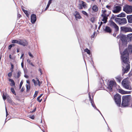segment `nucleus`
<instances>
[{"label": "nucleus", "mask_w": 132, "mask_h": 132, "mask_svg": "<svg viewBox=\"0 0 132 132\" xmlns=\"http://www.w3.org/2000/svg\"><path fill=\"white\" fill-rule=\"evenodd\" d=\"M128 48V51L127 48L122 53L121 51V47L120 45L119 44V49L120 53L121 54V59L123 62V63H122L123 66L122 67V70H124L123 73H127L130 68V62L129 61V53L131 54L132 53V45H129Z\"/></svg>", "instance_id": "f257e3e1"}, {"label": "nucleus", "mask_w": 132, "mask_h": 132, "mask_svg": "<svg viewBox=\"0 0 132 132\" xmlns=\"http://www.w3.org/2000/svg\"><path fill=\"white\" fill-rule=\"evenodd\" d=\"M122 105L124 107L128 106L131 100V96L130 95H124L122 97Z\"/></svg>", "instance_id": "f03ea898"}, {"label": "nucleus", "mask_w": 132, "mask_h": 132, "mask_svg": "<svg viewBox=\"0 0 132 132\" xmlns=\"http://www.w3.org/2000/svg\"><path fill=\"white\" fill-rule=\"evenodd\" d=\"M127 37L126 36L124 35H121V39L120 40H121L122 43V45L120 44L121 47V49L123 48L124 47L127 46Z\"/></svg>", "instance_id": "7ed1b4c3"}, {"label": "nucleus", "mask_w": 132, "mask_h": 132, "mask_svg": "<svg viewBox=\"0 0 132 132\" xmlns=\"http://www.w3.org/2000/svg\"><path fill=\"white\" fill-rule=\"evenodd\" d=\"M115 21L120 25H124L127 23V20L125 18H115Z\"/></svg>", "instance_id": "20e7f679"}, {"label": "nucleus", "mask_w": 132, "mask_h": 132, "mask_svg": "<svg viewBox=\"0 0 132 132\" xmlns=\"http://www.w3.org/2000/svg\"><path fill=\"white\" fill-rule=\"evenodd\" d=\"M123 10L127 14H131L132 13V6L126 4L123 7Z\"/></svg>", "instance_id": "39448f33"}, {"label": "nucleus", "mask_w": 132, "mask_h": 132, "mask_svg": "<svg viewBox=\"0 0 132 132\" xmlns=\"http://www.w3.org/2000/svg\"><path fill=\"white\" fill-rule=\"evenodd\" d=\"M114 100L117 105L120 106L121 103V96L119 94H116L114 95Z\"/></svg>", "instance_id": "423d86ee"}, {"label": "nucleus", "mask_w": 132, "mask_h": 132, "mask_svg": "<svg viewBox=\"0 0 132 132\" xmlns=\"http://www.w3.org/2000/svg\"><path fill=\"white\" fill-rule=\"evenodd\" d=\"M117 84L115 81L113 80H110L109 82L108 86V88L111 92L112 91V88L116 87Z\"/></svg>", "instance_id": "0eeeda50"}, {"label": "nucleus", "mask_w": 132, "mask_h": 132, "mask_svg": "<svg viewBox=\"0 0 132 132\" xmlns=\"http://www.w3.org/2000/svg\"><path fill=\"white\" fill-rule=\"evenodd\" d=\"M109 22L110 23V26L111 27L114 28L115 29L116 31L117 32L119 31V27L114 22L110 20L109 21Z\"/></svg>", "instance_id": "6e6552de"}, {"label": "nucleus", "mask_w": 132, "mask_h": 132, "mask_svg": "<svg viewBox=\"0 0 132 132\" xmlns=\"http://www.w3.org/2000/svg\"><path fill=\"white\" fill-rule=\"evenodd\" d=\"M121 31L125 32H132V29L130 27H121L120 28Z\"/></svg>", "instance_id": "1a4fd4ad"}, {"label": "nucleus", "mask_w": 132, "mask_h": 132, "mask_svg": "<svg viewBox=\"0 0 132 132\" xmlns=\"http://www.w3.org/2000/svg\"><path fill=\"white\" fill-rule=\"evenodd\" d=\"M121 84L123 87L129 90L131 89V87L126 81H123V80Z\"/></svg>", "instance_id": "9d476101"}, {"label": "nucleus", "mask_w": 132, "mask_h": 132, "mask_svg": "<svg viewBox=\"0 0 132 132\" xmlns=\"http://www.w3.org/2000/svg\"><path fill=\"white\" fill-rule=\"evenodd\" d=\"M31 22L32 24L35 23L37 20L36 15L34 14H32L30 17Z\"/></svg>", "instance_id": "9b49d317"}, {"label": "nucleus", "mask_w": 132, "mask_h": 132, "mask_svg": "<svg viewBox=\"0 0 132 132\" xmlns=\"http://www.w3.org/2000/svg\"><path fill=\"white\" fill-rule=\"evenodd\" d=\"M28 42L26 40L20 39V42L19 44L22 45L23 46H27L28 45Z\"/></svg>", "instance_id": "f8f14e48"}, {"label": "nucleus", "mask_w": 132, "mask_h": 132, "mask_svg": "<svg viewBox=\"0 0 132 132\" xmlns=\"http://www.w3.org/2000/svg\"><path fill=\"white\" fill-rule=\"evenodd\" d=\"M76 19L77 20L78 19H80L81 18V17L80 15L79 12L77 11H75L73 14Z\"/></svg>", "instance_id": "ddd939ff"}, {"label": "nucleus", "mask_w": 132, "mask_h": 132, "mask_svg": "<svg viewBox=\"0 0 132 132\" xmlns=\"http://www.w3.org/2000/svg\"><path fill=\"white\" fill-rule=\"evenodd\" d=\"M101 16L103 17L102 21L104 22V23H106L107 22L108 17L106 16V14H102Z\"/></svg>", "instance_id": "4468645a"}, {"label": "nucleus", "mask_w": 132, "mask_h": 132, "mask_svg": "<svg viewBox=\"0 0 132 132\" xmlns=\"http://www.w3.org/2000/svg\"><path fill=\"white\" fill-rule=\"evenodd\" d=\"M119 92L122 94H129L131 93L130 91H125L122 89H119Z\"/></svg>", "instance_id": "2eb2a0df"}, {"label": "nucleus", "mask_w": 132, "mask_h": 132, "mask_svg": "<svg viewBox=\"0 0 132 132\" xmlns=\"http://www.w3.org/2000/svg\"><path fill=\"white\" fill-rule=\"evenodd\" d=\"M104 31L106 32L110 33L112 32V30L110 27L106 26L104 29Z\"/></svg>", "instance_id": "dca6fc26"}, {"label": "nucleus", "mask_w": 132, "mask_h": 132, "mask_svg": "<svg viewBox=\"0 0 132 132\" xmlns=\"http://www.w3.org/2000/svg\"><path fill=\"white\" fill-rule=\"evenodd\" d=\"M127 18L129 23H132V14L127 15Z\"/></svg>", "instance_id": "f3484780"}, {"label": "nucleus", "mask_w": 132, "mask_h": 132, "mask_svg": "<svg viewBox=\"0 0 132 132\" xmlns=\"http://www.w3.org/2000/svg\"><path fill=\"white\" fill-rule=\"evenodd\" d=\"M117 81L119 82L120 83L121 80V78L120 76H118L115 77Z\"/></svg>", "instance_id": "a211bd4d"}, {"label": "nucleus", "mask_w": 132, "mask_h": 132, "mask_svg": "<svg viewBox=\"0 0 132 132\" xmlns=\"http://www.w3.org/2000/svg\"><path fill=\"white\" fill-rule=\"evenodd\" d=\"M94 12H97L98 10V7L96 5H94L92 8Z\"/></svg>", "instance_id": "6ab92c4d"}, {"label": "nucleus", "mask_w": 132, "mask_h": 132, "mask_svg": "<svg viewBox=\"0 0 132 132\" xmlns=\"http://www.w3.org/2000/svg\"><path fill=\"white\" fill-rule=\"evenodd\" d=\"M20 42V39L19 40H13L12 41V43L13 44L17 43L19 44Z\"/></svg>", "instance_id": "aec40b11"}, {"label": "nucleus", "mask_w": 132, "mask_h": 132, "mask_svg": "<svg viewBox=\"0 0 132 132\" xmlns=\"http://www.w3.org/2000/svg\"><path fill=\"white\" fill-rule=\"evenodd\" d=\"M88 96H89V100L90 101V103H92L94 101H93V98H92L91 97V95L90 94V93L89 92L88 93Z\"/></svg>", "instance_id": "412c9836"}, {"label": "nucleus", "mask_w": 132, "mask_h": 132, "mask_svg": "<svg viewBox=\"0 0 132 132\" xmlns=\"http://www.w3.org/2000/svg\"><path fill=\"white\" fill-rule=\"evenodd\" d=\"M119 12L121 10V7L119 6H116L114 7Z\"/></svg>", "instance_id": "4be33fe9"}, {"label": "nucleus", "mask_w": 132, "mask_h": 132, "mask_svg": "<svg viewBox=\"0 0 132 132\" xmlns=\"http://www.w3.org/2000/svg\"><path fill=\"white\" fill-rule=\"evenodd\" d=\"M9 81L10 82H11L12 85H10L11 86H14L15 85V83L14 80L13 79L10 78H9Z\"/></svg>", "instance_id": "5701e85b"}, {"label": "nucleus", "mask_w": 132, "mask_h": 132, "mask_svg": "<svg viewBox=\"0 0 132 132\" xmlns=\"http://www.w3.org/2000/svg\"><path fill=\"white\" fill-rule=\"evenodd\" d=\"M120 17L123 18L126 16V15L124 12H122L120 14Z\"/></svg>", "instance_id": "b1692460"}, {"label": "nucleus", "mask_w": 132, "mask_h": 132, "mask_svg": "<svg viewBox=\"0 0 132 132\" xmlns=\"http://www.w3.org/2000/svg\"><path fill=\"white\" fill-rule=\"evenodd\" d=\"M84 51L87 53L89 54L90 55V54L91 53L90 51L89 50H88L87 48H86L84 50Z\"/></svg>", "instance_id": "393cba45"}, {"label": "nucleus", "mask_w": 132, "mask_h": 132, "mask_svg": "<svg viewBox=\"0 0 132 132\" xmlns=\"http://www.w3.org/2000/svg\"><path fill=\"white\" fill-rule=\"evenodd\" d=\"M81 3L80 4H81L85 8L86 7V3L83 1H81Z\"/></svg>", "instance_id": "a878e982"}, {"label": "nucleus", "mask_w": 132, "mask_h": 132, "mask_svg": "<svg viewBox=\"0 0 132 132\" xmlns=\"http://www.w3.org/2000/svg\"><path fill=\"white\" fill-rule=\"evenodd\" d=\"M21 73V72L20 71H19L17 73V78H19L20 77Z\"/></svg>", "instance_id": "bb28decb"}, {"label": "nucleus", "mask_w": 132, "mask_h": 132, "mask_svg": "<svg viewBox=\"0 0 132 132\" xmlns=\"http://www.w3.org/2000/svg\"><path fill=\"white\" fill-rule=\"evenodd\" d=\"M11 68L10 69V70L12 72H13L14 69V65L12 63H11Z\"/></svg>", "instance_id": "cd10ccee"}, {"label": "nucleus", "mask_w": 132, "mask_h": 132, "mask_svg": "<svg viewBox=\"0 0 132 132\" xmlns=\"http://www.w3.org/2000/svg\"><path fill=\"white\" fill-rule=\"evenodd\" d=\"M26 87L27 89V91H29L30 89V86L29 85H26Z\"/></svg>", "instance_id": "c85d7f7f"}, {"label": "nucleus", "mask_w": 132, "mask_h": 132, "mask_svg": "<svg viewBox=\"0 0 132 132\" xmlns=\"http://www.w3.org/2000/svg\"><path fill=\"white\" fill-rule=\"evenodd\" d=\"M11 90L12 93L14 95H16V93L15 92L14 89L13 88H11Z\"/></svg>", "instance_id": "c756f323"}, {"label": "nucleus", "mask_w": 132, "mask_h": 132, "mask_svg": "<svg viewBox=\"0 0 132 132\" xmlns=\"http://www.w3.org/2000/svg\"><path fill=\"white\" fill-rule=\"evenodd\" d=\"M38 93V91H35V93L33 96V97L34 98H35L37 96V94Z\"/></svg>", "instance_id": "7c9ffc66"}, {"label": "nucleus", "mask_w": 132, "mask_h": 132, "mask_svg": "<svg viewBox=\"0 0 132 132\" xmlns=\"http://www.w3.org/2000/svg\"><path fill=\"white\" fill-rule=\"evenodd\" d=\"M112 11L114 13H118L119 12L116 9H115L114 10H113Z\"/></svg>", "instance_id": "2f4dec72"}, {"label": "nucleus", "mask_w": 132, "mask_h": 132, "mask_svg": "<svg viewBox=\"0 0 132 132\" xmlns=\"http://www.w3.org/2000/svg\"><path fill=\"white\" fill-rule=\"evenodd\" d=\"M82 13L84 14V15H86V16H88V15L87 14V13L85 11H83L82 12Z\"/></svg>", "instance_id": "473e14b6"}, {"label": "nucleus", "mask_w": 132, "mask_h": 132, "mask_svg": "<svg viewBox=\"0 0 132 132\" xmlns=\"http://www.w3.org/2000/svg\"><path fill=\"white\" fill-rule=\"evenodd\" d=\"M22 10L24 13L28 17V16L29 15L28 13H27V10H26L24 9H22Z\"/></svg>", "instance_id": "72a5a7b5"}, {"label": "nucleus", "mask_w": 132, "mask_h": 132, "mask_svg": "<svg viewBox=\"0 0 132 132\" xmlns=\"http://www.w3.org/2000/svg\"><path fill=\"white\" fill-rule=\"evenodd\" d=\"M91 105L95 109H96V108H97L96 107V106L95 105V104L94 103V102H92L91 103Z\"/></svg>", "instance_id": "f704fd0d"}, {"label": "nucleus", "mask_w": 132, "mask_h": 132, "mask_svg": "<svg viewBox=\"0 0 132 132\" xmlns=\"http://www.w3.org/2000/svg\"><path fill=\"white\" fill-rule=\"evenodd\" d=\"M23 81L22 80L21 81V82H20V83L19 87V89H21V88L22 85L23 84Z\"/></svg>", "instance_id": "c9c22d12"}, {"label": "nucleus", "mask_w": 132, "mask_h": 132, "mask_svg": "<svg viewBox=\"0 0 132 132\" xmlns=\"http://www.w3.org/2000/svg\"><path fill=\"white\" fill-rule=\"evenodd\" d=\"M127 36L128 38H129L130 39L131 38H132V34H128L127 35Z\"/></svg>", "instance_id": "e433bc0d"}, {"label": "nucleus", "mask_w": 132, "mask_h": 132, "mask_svg": "<svg viewBox=\"0 0 132 132\" xmlns=\"http://www.w3.org/2000/svg\"><path fill=\"white\" fill-rule=\"evenodd\" d=\"M90 21L92 23H94L95 21V18L92 17L90 19Z\"/></svg>", "instance_id": "4c0bfd02"}, {"label": "nucleus", "mask_w": 132, "mask_h": 132, "mask_svg": "<svg viewBox=\"0 0 132 132\" xmlns=\"http://www.w3.org/2000/svg\"><path fill=\"white\" fill-rule=\"evenodd\" d=\"M12 72H10L8 74V76L10 78H11L12 76Z\"/></svg>", "instance_id": "58836bf2"}, {"label": "nucleus", "mask_w": 132, "mask_h": 132, "mask_svg": "<svg viewBox=\"0 0 132 132\" xmlns=\"http://www.w3.org/2000/svg\"><path fill=\"white\" fill-rule=\"evenodd\" d=\"M116 15H114L113 14H112V16L111 17V18L110 20H111V19H114L115 20V18H116Z\"/></svg>", "instance_id": "ea45409f"}, {"label": "nucleus", "mask_w": 132, "mask_h": 132, "mask_svg": "<svg viewBox=\"0 0 132 132\" xmlns=\"http://www.w3.org/2000/svg\"><path fill=\"white\" fill-rule=\"evenodd\" d=\"M36 107L34 109V110L32 111H30V113H32L34 112H35L36 110Z\"/></svg>", "instance_id": "a19ab883"}, {"label": "nucleus", "mask_w": 132, "mask_h": 132, "mask_svg": "<svg viewBox=\"0 0 132 132\" xmlns=\"http://www.w3.org/2000/svg\"><path fill=\"white\" fill-rule=\"evenodd\" d=\"M50 5V4H47L46 6V7L45 10V11H46V10H47V9L49 7Z\"/></svg>", "instance_id": "79ce46f5"}, {"label": "nucleus", "mask_w": 132, "mask_h": 132, "mask_svg": "<svg viewBox=\"0 0 132 132\" xmlns=\"http://www.w3.org/2000/svg\"><path fill=\"white\" fill-rule=\"evenodd\" d=\"M32 82L34 83V84L35 85L37 84V82L34 79H32Z\"/></svg>", "instance_id": "37998d69"}, {"label": "nucleus", "mask_w": 132, "mask_h": 132, "mask_svg": "<svg viewBox=\"0 0 132 132\" xmlns=\"http://www.w3.org/2000/svg\"><path fill=\"white\" fill-rule=\"evenodd\" d=\"M79 9H82L83 8V6H82L80 4H79Z\"/></svg>", "instance_id": "c03bdc74"}, {"label": "nucleus", "mask_w": 132, "mask_h": 132, "mask_svg": "<svg viewBox=\"0 0 132 132\" xmlns=\"http://www.w3.org/2000/svg\"><path fill=\"white\" fill-rule=\"evenodd\" d=\"M3 100L5 101L6 100V96L5 95H4L3 94Z\"/></svg>", "instance_id": "a18cd8bd"}, {"label": "nucleus", "mask_w": 132, "mask_h": 132, "mask_svg": "<svg viewBox=\"0 0 132 132\" xmlns=\"http://www.w3.org/2000/svg\"><path fill=\"white\" fill-rule=\"evenodd\" d=\"M43 95V94H42L39 96H38L37 98V100H39H39L40 98L42 97V96Z\"/></svg>", "instance_id": "49530a36"}, {"label": "nucleus", "mask_w": 132, "mask_h": 132, "mask_svg": "<svg viewBox=\"0 0 132 132\" xmlns=\"http://www.w3.org/2000/svg\"><path fill=\"white\" fill-rule=\"evenodd\" d=\"M28 54L29 55V56L30 57H31L32 58L33 57V55L31 54V53L30 52H29L28 53Z\"/></svg>", "instance_id": "de8ad7c7"}, {"label": "nucleus", "mask_w": 132, "mask_h": 132, "mask_svg": "<svg viewBox=\"0 0 132 132\" xmlns=\"http://www.w3.org/2000/svg\"><path fill=\"white\" fill-rule=\"evenodd\" d=\"M8 102L10 104H11V103H12L13 104H15V103L13 102L11 99L9 100Z\"/></svg>", "instance_id": "09e8293b"}, {"label": "nucleus", "mask_w": 132, "mask_h": 132, "mask_svg": "<svg viewBox=\"0 0 132 132\" xmlns=\"http://www.w3.org/2000/svg\"><path fill=\"white\" fill-rule=\"evenodd\" d=\"M106 7L109 10H110L111 6L110 5H107L106 6Z\"/></svg>", "instance_id": "8fccbe9b"}, {"label": "nucleus", "mask_w": 132, "mask_h": 132, "mask_svg": "<svg viewBox=\"0 0 132 132\" xmlns=\"http://www.w3.org/2000/svg\"><path fill=\"white\" fill-rule=\"evenodd\" d=\"M29 118L32 119H33L35 118V117L34 115H32L31 116H30Z\"/></svg>", "instance_id": "3c124183"}, {"label": "nucleus", "mask_w": 132, "mask_h": 132, "mask_svg": "<svg viewBox=\"0 0 132 132\" xmlns=\"http://www.w3.org/2000/svg\"><path fill=\"white\" fill-rule=\"evenodd\" d=\"M102 12L103 14H106L105 13L106 12V10H102Z\"/></svg>", "instance_id": "603ef678"}, {"label": "nucleus", "mask_w": 132, "mask_h": 132, "mask_svg": "<svg viewBox=\"0 0 132 132\" xmlns=\"http://www.w3.org/2000/svg\"><path fill=\"white\" fill-rule=\"evenodd\" d=\"M12 47L11 45H9L8 47V49L9 50H10Z\"/></svg>", "instance_id": "864d4df0"}, {"label": "nucleus", "mask_w": 132, "mask_h": 132, "mask_svg": "<svg viewBox=\"0 0 132 132\" xmlns=\"http://www.w3.org/2000/svg\"><path fill=\"white\" fill-rule=\"evenodd\" d=\"M121 35H119L117 37V38L118 39H120H120H121Z\"/></svg>", "instance_id": "5fc2aeb1"}, {"label": "nucleus", "mask_w": 132, "mask_h": 132, "mask_svg": "<svg viewBox=\"0 0 132 132\" xmlns=\"http://www.w3.org/2000/svg\"><path fill=\"white\" fill-rule=\"evenodd\" d=\"M21 67L22 68H24V63L22 61L21 63Z\"/></svg>", "instance_id": "6e6d98bb"}, {"label": "nucleus", "mask_w": 132, "mask_h": 132, "mask_svg": "<svg viewBox=\"0 0 132 132\" xmlns=\"http://www.w3.org/2000/svg\"><path fill=\"white\" fill-rule=\"evenodd\" d=\"M42 83V82H41L40 81H39L38 82V86H40V84H41Z\"/></svg>", "instance_id": "4d7b16f0"}, {"label": "nucleus", "mask_w": 132, "mask_h": 132, "mask_svg": "<svg viewBox=\"0 0 132 132\" xmlns=\"http://www.w3.org/2000/svg\"><path fill=\"white\" fill-rule=\"evenodd\" d=\"M24 76L26 78H28L29 77L28 76L26 75H24Z\"/></svg>", "instance_id": "13d9d810"}, {"label": "nucleus", "mask_w": 132, "mask_h": 132, "mask_svg": "<svg viewBox=\"0 0 132 132\" xmlns=\"http://www.w3.org/2000/svg\"><path fill=\"white\" fill-rule=\"evenodd\" d=\"M39 71H40V75H42V71L41 69H39L38 70Z\"/></svg>", "instance_id": "bf43d9fd"}, {"label": "nucleus", "mask_w": 132, "mask_h": 132, "mask_svg": "<svg viewBox=\"0 0 132 132\" xmlns=\"http://www.w3.org/2000/svg\"><path fill=\"white\" fill-rule=\"evenodd\" d=\"M24 88H23V87L21 90V92H22L24 90Z\"/></svg>", "instance_id": "052dcab7"}, {"label": "nucleus", "mask_w": 132, "mask_h": 132, "mask_svg": "<svg viewBox=\"0 0 132 132\" xmlns=\"http://www.w3.org/2000/svg\"><path fill=\"white\" fill-rule=\"evenodd\" d=\"M52 2V1L51 0H49L48 4H50Z\"/></svg>", "instance_id": "680f3d73"}, {"label": "nucleus", "mask_w": 132, "mask_h": 132, "mask_svg": "<svg viewBox=\"0 0 132 132\" xmlns=\"http://www.w3.org/2000/svg\"><path fill=\"white\" fill-rule=\"evenodd\" d=\"M42 100V99H41L40 100V99L39 100H38L37 101L39 102H40Z\"/></svg>", "instance_id": "e2e57ef3"}, {"label": "nucleus", "mask_w": 132, "mask_h": 132, "mask_svg": "<svg viewBox=\"0 0 132 132\" xmlns=\"http://www.w3.org/2000/svg\"><path fill=\"white\" fill-rule=\"evenodd\" d=\"M26 82L28 84H30V81L29 80H27Z\"/></svg>", "instance_id": "0e129e2a"}, {"label": "nucleus", "mask_w": 132, "mask_h": 132, "mask_svg": "<svg viewBox=\"0 0 132 132\" xmlns=\"http://www.w3.org/2000/svg\"><path fill=\"white\" fill-rule=\"evenodd\" d=\"M18 18H19H19L21 17V15H20V14H19V15H18Z\"/></svg>", "instance_id": "69168bd1"}, {"label": "nucleus", "mask_w": 132, "mask_h": 132, "mask_svg": "<svg viewBox=\"0 0 132 132\" xmlns=\"http://www.w3.org/2000/svg\"><path fill=\"white\" fill-rule=\"evenodd\" d=\"M116 16L118 17H120V14H119L117 15H116Z\"/></svg>", "instance_id": "338daca9"}, {"label": "nucleus", "mask_w": 132, "mask_h": 132, "mask_svg": "<svg viewBox=\"0 0 132 132\" xmlns=\"http://www.w3.org/2000/svg\"><path fill=\"white\" fill-rule=\"evenodd\" d=\"M10 45H11L12 46V47H13L14 46H15V45L14 44H10Z\"/></svg>", "instance_id": "774afa93"}]
</instances>
